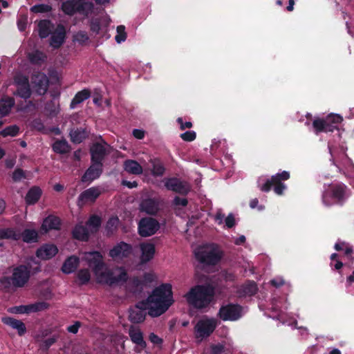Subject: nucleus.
Segmentation results:
<instances>
[{
    "instance_id": "44",
    "label": "nucleus",
    "mask_w": 354,
    "mask_h": 354,
    "mask_svg": "<svg viewBox=\"0 0 354 354\" xmlns=\"http://www.w3.org/2000/svg\"><path fill=\"white\" fill-rule=\"evenodd\" d=\"M80 285L87 284L91 279V273L87 268L80 269L77 273Z\"/></svg>"
},
{
    "instance_id": "45",
    "label": "nucleus",
    "mask_w": 354,
    "mask_h": 354,
    "mask_svg": "<svg viewBox=\"0 0 354 354\" xmlns=\"http://www.w3.org/2000/svg\"><path fill=\"white\" fill-rule=\"evenodd\" d=\"M19 132V128L17 125H10L7 127H6L4 129L1 130L0 131V135L2 137H7V136H16L18 135Z\"/></svg>"
},
{
    "instance_id": "48",
    "label": "nucleus",
    "mask_w": 354,
    "mask_h": 354,
    "mask_svg": "<svg viewBox=\"0 0 354 354\" xmlns=\"http://www.w3.org/2000/svg\"><path fill=\"white\" fill-rule=\"evenodd\" d=\"M51 10V6L44 3L36 4L30 8V11L34 13H46Z\"/></svg>"
},
{
    "instance_id": "1",
    "label": "nucleus",
    "mask_w": 354,
    "mask_h": 354,
    "mask_svg": "<svg viewBox=\"0 0 354 354\" xmlns=\"http://www.w3.org/2000/svg\"><path fill=\"white\" fill-rule=\"evenodd\" d=\"M84 260L92 269L95 275L99 279H103L106 284L112 286L120 282L125 283L128 280V274L123 267H119L120 274L114 275L111 270L103 271L106 266L104 261L103 256L99 251L86 252L84 254Z\"/></svg>"
},
{
    "instance_id": "63",
    "label": "nucleus",
    "mask_w": 354,
    "mask_h": 354,
    "mask_svg": "<svg viewBox=\"0 0 354 354\" xmlns=\"http://www.w3.org/2000/svg\"><path fill=\"white\" fill-rule=\"evenodd\" d=\"M176 121L180 124V128L181 130H185V129H190L192 127V123L191 122H184L182 118H178Z\"/></svg>"
},
{
    "instance_id": "41",
    "label": "nucleus",
    "mask_w": 354,
    "mask_h": 354,
    "mask_svg": "<svg viewBox=\"0 0 354 354\" xmlns=\"http://www.w3.org/2000/svg\"><path fill=\"white\" fill-rule=\"evenodd\" d=\"M118 223L119 219L117 216H112L109 218L105 225L107 236L111 235L117 230Z\"/></svg>"
},
{
    "instance_id": "17",
    "label": "nucleus",
    "mask_w": 354,
    "mask_h": 354,
    "mask_svg": "<svg viewBox=\"0 0 354 354\" xmlns=\"http://www.w3.org/2000/svg\"><path fill=\"white\" fill-rule=\"evenodd\" d=\"M58 252L57 247L53 243H46L40 246L36 251V256L42 260H48Z\"/></svg>"
},
{
    "instance_id": "46",
    "label": "nucleus",
    "mask_w": 354,
    "mask_h": 354,
    "mask_svg": "<svg viewBox=\"0 0 354 354\" xmlns=\"http://www.w3.org/2000/svg\"><path fill=\"white\" fill-rule=\"evenodd\" d=\"M30 313H36L44 310L49 307V304L46 301H38L28 305Z\"/></svg>"
},
{
    "instance_id": "36",
    "label": "nucleus",
    "mask_w": 354,
    "mask_h": 354,
    "mask_svg": "<svg viewBox=\"0 0 354 354\" xmlns=\"http://www.w3.org/2000/svg\"><path fill=\"white\" fill-rule=\"evenodd\" d=\"M146 312L136 308L129 309V319L131 323L139 324L143 322L146 318Z\"/></svg>"
},
{
    "instance_id": "53",
    "label": "nucleus",
    "mask_w": 354,
    "mask_h": 354,
    "mask_svg": "<svg viewBox=\"0 0 354 354\" xmlns=\"http://www.w3.org/2000/svg\"><path fill=\"white\" fill-rule=\"evenodd\" d=\"M26 178L25 171L21 168H17L12 174V179L14 182H19L22 179Z\"/></svg>"
},
{
    "instance_id": "15",
    "label": "nucleus",
    "mask_w": 354,
    "mask_h": 354,
    "mask_svg": "<svg viewBox=\"0 0 354 354\" xmlns=\"http://www.w3.org/2000/svg\"><path fill=\"white\" fill-rule=\"evenodd\" d=\"M216 327V323L213 319H201L194 327L196 336L204 338L210 336Z\"/></svg>"
},
{
    "instance_id": "16",
    "label": "nucleus",
    "mask_w": 354,
    "mask_h": 354,
    "mask_svg": "<svg viewBox=\"0 0 354 354\" xmlns=\"http://www.w3.org/2000/svg\"><path fill=\"white\" fill-rule=\"evenodd\" d=\"M90 153L91 162L103 165V160L107 153L105 147L102 144L96 142L91 146Z\"/></svg>"
},
{
    "instance_id": "62",
    "label": "nucleus",
    "mask_w": 354,
    "mask_h": 354,
    "mask_svg": "<svg viewBox=\"0 0 354 354\" xmlns=\"http://www.w3.org/2000/svg\"><path fill=\"white\" fill-rule=\"evenodd\" d=\"M81 325H82L81 322L79 321H77L74 323V324L71 325L67 327V331L71 333H73V334H76V333H77L78 330H79L80 327L81 326Z\"/></svg>"
},
{
    "instance_id": "33",
    "label": "nucleus",
    "mask_w": 354,
    "mask_h": 354,
    "mask_svg": "<svg viewBox=\"0 0 354 354\" xmlns=\"http://www.w3.org/2000/svg\"><path fill=\"white\" fill-rule=\"evenodd\" d=\"M124 169L131 174L139 175L142 173V166L136 160H127L124 162Z\"/></svg>"
},
{
    "instance_id": "19",
    "label": "nucleus",
    "mask_w": 354,
    "mask_h": 354,
    "mask_svg": "<svg viewBox=\"0 0 354 354\" xmlns=\"http://www.w3.org/2000/svg\"><path fill=\"white\" fill-rule=\"evenodd\" d=\"M103 171V165H97L91 162V166L86 170L84 175L82 176V181L83 183L92 182L98 178L102 174Z\"/></svg>"
},
{
    "instance_id": "21",
    "label": "nucleus",
    "mask_w": 354,
    "mask_h": 354,
    "mask_svg": "<svg viewBox=\"0 0 354 354\" xmlns=\"http://www.w3.org/2000/svg\"><path fill=\"white\" fill-rule=\"evenodd\" d=\"M140 209L147 214L155 215L159 210V205L153 198H146L141 201Z\"/></svg>"
},
{
    "instance_id": "8",
    "label": "nucleus",
    "mask_w": 354,
    "mask_h": 354,
    "mask_svg": "<svg viewBox=\"0 0 354 354\" xmlns=\"http://www.w3.org/2000/svg\"><path fill=\"white\" fill-rule=\"evenodd\" d=\"M13 84L17 86V90L13 93L16 96L26 100L32 95V90L29 78L21 73H17L13 77Z\"/></svg>"
},
{
    "instance_id": "61",
    "label": "nucleus",
    "mask_w": 354,
    "mask_h": 354,
    "mask_svg": "<svg viewBox=\"0 0 354 354\" xmlns=\"http://www.w3.org/2000/svg\"><path fill=\"white\" fill-rule=\"evenodd\" d=\"M174 204L176 206L185 207L188 204V201L185 198H180L179 196H175L174 199Z\"/></svg>"
},
{
    "instance_id": "3",
    "label": "nucleus",
    "mask_w": 354,
    "mask_h": 354,
    "mask_svg": "<svg viewBox=\"0 0 354 354\" xmlns=\"http://www.w3.org/2000/svg\"><path fill=\"white\" fill-rule=\"evenodd\" d=\"M215 295L214 288L210 285H196L185 295L187 303L196 309L207 308Z\"/></svg>"
},
{
    "instance_id": "22",
    "label": "nucleus",
    "mask_w": 354,
    "mask_h": 354,
    "mask_svg": "<svg viewBox=\"0 0 354 354\" xmlns=\"http://www.w3.org/2000/svg\"><path fill=\"white\" fill-rule=\"evenodd\" d=\"M61 225V219L58 216L51 214L44 219L41 230L46 232L52 230H58L60 229Z\"/></svg>"
},
{
    "instance_id": "12",
    "label": "nucleus",
    "mask_w": 354,
    "mask_h": 354,
    "mask_svg": "<svg viewBox=\"0 0 354 354\" xmlns=\"http://www.w3.org/2000/svg\"><path fill=\"white\" fill-rule=\"evenodd\" d=\"M133 252L131 244L120 241L115 245L109 252V256L115 261H122L129 258Z\"/></svg>"
},
{
    "instance_id": "38",
    "label": "nucleus",
    "mask_w": 354,
    "mask_h": 354,
    "mask_svg": "<svg viewBox=\"0 0 354 354\" xmlns=\"http://www.w3.org/2000/svg\"><path fill=\"white\" fill-rule=\"evenodd\" d=\"M20 235L23 241L25 243H35L38 240V234L35 230L26 229Z\"/></svg>"
},
{
    "instance_id": "34",
    "label": "nucleus",
    "mask_w": 354,
    "mask_h": 354,
    "mask_svg": "<svg viewBox=\"0 0 354 354\" xmlns=\"http://www.w3.org/2000/svg\"><path fill=\"white\" fill-rule=\"evenodd\" d=\"M91 96V91L88 89H83L77 92L71 102V109H75L77 104L88 99Z\"/></svg>"
},
{
    "instance_id": "11",
    "label": "nucleus",
    "mask_w": 354,
    "mask_h": 354,
    "mask_svg": "<svg viewBox=\"0 0 354 354\" xmlns=\"http://www.w3.org/2000/svg\"><path fill=\"white\" fill-rule=\"evenodd\" d=\"M11 277L14 288H22L30 277V269L28 266L19 265L13 269Z\"/></svg>"
},
{
    "instance_id": "10",
    "label": "nucleus",
    "mask_w": 354,
    "mask_h": 354,
    "mask_svg": "<svg viewBox=\"0 0 354 354\" xmlns=\"http://www.w3.org/2000/svg\"><path fill=\"white\" fill-rule=\"evenodd\" d=\"M160 228L159 222L152 217L142 218L138 225V231L142 237L152 236Z\"/></svg>"
},
{
    "instance_id": "4",
    "label": "nucleus",
    "mask_w": 354,
    "mask_h": 354,
    "mask_svg": "<svg viewBox=\"0 0 354 354\" xmlns=\"http://www.w3.org/2000/svg\"><path fill=\"white\" fill-rule=\"evenodd\" d=\"M196 259L204 266H216L222 259L224 253L216 243H207L194 251Z\"/></svg>"
},
{
    "instance_id": "29",
    "label": "nucleus",
    "mask_w": 354,
    "mask_h": 354,
    "mask_svg": "<svg viewBox=\"0 0 354 354\" xmlns=\"http://www.w3.org/2000/svg\"><path fill=\"white\" fill-rule=\"evenodd\" d=\"M129 335L131 341L134 344L140 346L142 348H146L147 343L144 340L143 334L139 328H134L133 327H131L129 328Z\"/></svg>"
},
{
    "instance_id": "57",
    "label": "nucleus",
    "mask_w": 354,
    "mask_h": 354,
    "mask_svg": "<svg viewBox=\"0 0 354 354\" xmlns=\"http://www.w3.org/2000/svg\"><path fill=\"white\" fill-rule=\"evenodd\" d=\"M90 30L95 35H98L100 33L101 30V24L99 19H95L91 21Z\"/></svg>"
},
{
    "instance_id": "58",
    "label": "nucleus",
    "mask_w": 354,
    "mask_h": 354,
    "mask_svg": "<svg viewBox=\"0 0 354 354\" xmlns=\"http://www.w3.org/2000/svg\"><path fill=\"white\" fill-rule=\"evenodd\" d=\"M45 110L52 116H55L58 111L56 109L55 103L53 101L48 102L45 105Z\"/></svg>"
},
{
    "instance_id": "55",
    "label": "nucleus",
    "mask_w": 354,
    "mask_h": 354,
    "mask_svg": "<svg viewBox=\"0 0 354 354\" xmlns=\"http://www.w3.org/2000/svg\"><path fill=\"white\" fill-rule=\"evenodd\" d=\"M219 277L221 279H223L225 281H234L236 279L235 274L227 270H221L219 273Z\"/></svg>"
},
{
    "instance_id": "23",
    "label": "nucleus",
    "mask_w": 354,
    "mask_h": 354,
    "mask_svg": "<svg viewBox=\"0 0 354 354\" xmlns=\"http://www.w3.org/2000/svg\"><path fill=\"white\" fill-rule=\"evenodd\" d=\"M140 250L141 262L145 263H147L153 258L156 252L155 245L152 243H143L140 244Z\"/></svg>"
},
{
    "instance_id": "13",
    "label": "nucleus",
    "mask_w": 354,
    "mask_h": 354,
    "mask_svg": "<svg viewBox=\"0 0 354 354\" xmlns=\"http://www.w3.org/2000/svg\"><path fill=\"white\" fill-rule=\"evenodd\" d=\"M31 84L38 95H44L48 89L49 80L45 73L35 72L31 75Z\"/></svg>"
},
{
    "instance_id": "32",
    "label": "nucleus",
    "mask_w": 354,
    "mask_h": 354,
    "mask_svg": "<svg viewBox=\"0 0 354 354\" xmlns=\"http://www.w3.org/2000/svg\"><path fill=\"white\" fill-rule=\"evenodd\" d=\"M53 151L59 154H66L71 151V146L66 139L57 140L52 145Z\"/></svg>"
},
{
    "instance_id": "6",
    "label": "nucleus",
    "mask_w": 354,
    "mask_h": 354,
    "mask_svg": "<svg viewBox=\"0 0 354 354\" xmlns=\"http://www.w3.org/2000/svg\"><path fill=\"white\" fill-rule=\"evenodd\" d=\"M290 177L289 171H283L272 176L270 178H268L263 185H259V188L263 192H268L273 188L276 194L283 195L286 189V185L283 182L288 180Z\"/></svg>"
},
{
    "instance_id": "35",
    "label": "nucleus",
    "mask_w": 354,
    "mask_h": 354,
    "mask_svg": "<svg viewBox=\"0 0 354 354\" xmlns=\"http://www.w3.org/2000/svg\"><path fill=\"white\" fill-rule=\"evenodd\" d=\"M86 225L90 229V232L92 234L96 233L101 227L102 218L98 215L92 214L89 216Z\"/></svg>"
},
{
    "instance_id": "43",
    "label": "nucleus",
    "mask_w": 354,
    "mask_h": 354,
    "mask_svg": "<svg viewBox=\"0 0 354 354\" xmlns=\"http://www.w3.org/2000/svg\"><path fill=\"white\" fill-rule=\"evenodd\" d=\"M13 287L12 279L11 277L3 276L0 278V290L9 292Z\"/></svg>"
},
{
    "instance_id": "39",
    "label": "nucleus",
    "mask_w": 354,
    "mask_h": 354,
    "mask_svg": "<svg viewBox=\"0 0 354 354\" xmlns=\"http://www.w3.org/2000/svg\"><path fill=\"white\" fill-rule=\"evenodd\" d=\"M50 21L48 19L41 20L38 24L39 35L41 39L46 38L50 34Z\"/></svg>"
},
{
    "instance_id": "51",
    "label": "nucleus",
    "mask_w": 354,
    "mask_h": 354,
    "mask_svg": "<svg viewBox=\"0 0 354 354\" xmlns=\"http://www.w3.org/2000/svg\"><path fill=\"white\" fill-rule=\"evenodd\" d=\"M324 119L326 122L333 124L337 127L343 121V118L339 114H329Z\"/></svg>"
},
{
    "instance_id": "5",
    "label": "nucleus",
    "mask_w": 354,
    "mask_h": 354,
    "mask_svg": "<svg viewBox=\"0 0 354 354\" xmlns=\"http://www.w3.org/2000/svg\"><path fill=\"white\" fill-rule=\"evenodd\" d=\"M348 187L341 182L333 183L328 185L322 193V199L324 205H342L348 198Z\"/></svg>"
},
{
    "instance_id": "2",
    "label": "nucleus",
    "mask_w": 354,
    "mask_h": 354,
    "mask_svg": "<svg viewBox=\"0 0 354 354\" xmlns=\"http://www.w3.org/2000/svg\"><path fill=\"white\" fill-rule=\"evenodd\" d=\"M149 299L154 307L148 312L150 316L158 317L165 313L174 301L171 285L162 283L155 288L149 295Z\"/></svg>"
},
{
    "instance_id": "31",
    "label": "nucleus",
    "mask_w": 354,
    "mask_h": 354,
    "mask_svg": "<svg viewBox=\"0 0 354 354\" xmlns=\"http://www.w3.org/2000/svg\"><path fill=\"white\" fill-rule=\"evenodd\" d=\"M258 291L255 281L248 280L240 288L239 292L241 296H253Z\"/></svg>"
},
{
    "instance_id": "26",
    "label": "nucleus",
    "mask_w": 354,
    "mask_h": 354,
    "mask_svg": "<svg viewBox=\"0 0 354 354\" xmlns=\"http://www.w3.org/2000/svg\"><path fill=\"white\" fill-rule=\"evenodd\" d=\"M42 191L37 186L32 187L27 192L25 196V201L28 205H32L37 203L40 199Z\"/></svg>"
},
{
    "instance_id": "37",
    "label": "nucleus",
    "mask_w": 354,
    "mask_h": 354,
    "mask_svg": "<svg viewBox=\"0 0 354 354\" xmlns=\"http://www.w3.org/2000/svg\"><path fill=\"white\" fill-rule=\"evenodd\" d=\"M30 62L35 65H41L47 59L46 55L42 51L36 50L28 55Z\"/></svg>"
},
{
    "instance_id": "9",
    "label": "nucleus",
    "mask_w": 354,
    "mask_h": 354,
    "mask_svg": "<svg viewBox=\"0 0 354 354\" xmlns=\"http://www.w3.org/2000/svg\"><path fill=\"white\" fill-rule=\"evenodd\" d=\"M242 310L241 305L230 303L221 306L218 316L223 321H236L241 317Z\"/></svg>"
},
{
    "instance_id": "24",
    "label": "nucleus",
    "mask_w": 354,
    "mask_h": 354,
    "mask_svg": "<svg viewBox=\"0 0 354 354\" xmlns=\"http://www.w3.org/2000/svg\"><path fill=\"white\" fill-rule=\"evenodd\" d=\"M1 322L6 325L11 326L12 328L17 330L18 334L22 336L26 332V328L23 322L16 319L10 317H4L1 318Z\"/></svg>"
},
{
    "instance_id": "30",
    "label": "nucleus",
    "mask_w": 354,
    "mask_h": 354,
    "mask_svg": "<svg viewBox=\"0 0 354 354\" xmlns=\"http://www.w3.org/2000/svg\"><path fill=\"white\" fill-rule=\"evenodd\" d=\"M15 101L12 97H3L0 101V118L8 115L15 106Z\"/></svg>"
},
{
    "instance_id": "27",
    "label": "nucleus",
    "mask_w": 354,
    "mask_h": 354,
    "mask_svg": "<svg viewBox=\"0 0 354 354\" xmlns=\"http://www.w3.org/2000/svg\"><path fill=\"white\" fill-rule=\"evenodd\" d=\"M73 237L78 241H87L89 239V231L86 226L77 224L72 230Z\"/></svg>"
},
{
    "instance_id": "18",
    "label": "nucleus",
    "mask_w": 354,
    "mask_h": 354,
    "mask_svg": "<svg viewBox=\"0 0 354 354\" xmlns=\"http://www.w3.org/2000/svg\"><path fill=\"white\" fill-rule=\"evenodd\" d=\"M66 38V29L64 26L59 24L57 26L56 29L51 34L50 38V45L57 49L64 44Z\"/></svg>"
},
{
    "instance_id": "40",
    "label": "nucleus",
    "mask_w": 354,
    "mask_h": 354,
    "mask_svg": "<svg viewBox=\"0 0 354 354\" xmlns=\"http://www.w3.org/2000/svg\"><path fill=\"white\" fill-rule=\"evenodd\" d=\"M10 239L18 241L21 239L20 233L17 232L13 228L0 230V239Z\"/></svg>"
},
{
    "instance_id": "49",
    "label": "nucleus",
    "mask_w": 354,
    "mask_h": 354,
    "mask_svg": "<svg viewBox=\"0 0 354 354\" xmlns=\"http://www.w3.org/2000/svg\"><path fill=\"white\" fill-rule=\"evenodd\" d=\"M117 35L115 37V39L117 43L120 44L127 39V33L125 32V26L120 25L117 27Z\"/></svg>"
},
{
    "instance_id": "64",
    "label": "nucleus",
    "mask_w": 354,
    "mask_h": 354,
    "mask_svg": "<svg viewBox=\"0 0 354 354\" xmlns=\"http://www.w3.org/2000/svg\"><path fill=\"white\" fill-rule=\"evenodd\" d=\"M225 225L228 228H232L235 225V218L232 214H230L225 220Z\"/></svg>"
},
{
    "instance_id": "59",
    "label": "nucleus",
    "mask_w": 354,
    "mask_h": 354,
    "mask_svg": "<svg viewBox=\"0 0 354 354\" xmlns=\"http://www.w3.org/2000/svg\"><path fill=\"white\" fill-rule=\"evenodd\" d=\"M225 351V347L223 344H217L211 346L212 354H223Z\"/></svg>"
},
{
    "instance_id": "54",
    "label": "nucleus",
    "mask_w": 354,
    "mask_h": 354,
    "mask_svg": "<svg viewBox=\"0 0 354 354\" xmlns=\"http://www.w3.org/2000/svg\"><path fill=\"white\" fill-rule=\"evenodd\" d=\"M74 39L75 41L82 45L86 44L88 41L89 37L86 32L79 31L75 35Z\"/></svg>"
},
{
    "instance_id": "28",
    "label": "nucleus",
    "mask_w": 354,
    "mask_h": 354,
    "mask_svg": "<svg viewBox=\"0 0 354 354\" xmlns=\"http://www.w3.org/2000/svg\"><path fill=\"white\" fill-rule=\"evenodd\" d=\"M69 136L72 142L80 144L88 137V134L85 128L80 127L71 129Z\"/></svg>"
},
{
    "instance_id": "52",
    "label": "nucleus",
    "mask_w": 354,
    "mask_h": 354,
    "mask_svg": "<svg viewBox=\"0 0 354 354\" xmlns=\"http://www.w3.org/2000/svg\"><path fill=\"white\" fill-rule=\"evenodd\" d=\"M57 341V337L53 335L51 337L44 339L40 344V348L43 351H48L50 347Z\"/></svg>"
},
{
    "instance_id": "47",
    "label": "nucleus",
    "mask_w": 354,
    "mask_h": 354,
    "mask_svg": "<svg viewBox=\"0 0 354 354\" xmlns=\"http://www.w3.org/2000/svg\"><path fill=\"white\" fill-rule=\"evenodd\" d=\"M134 308H136L138 310H142L144 312H146V310H149V312L150 308H154V307H153L151 300H150L149 296L146 299L138 301L135 305Z\"/></svg>"
},
{
    "instance_id": "56",
    "label": "nucleus",
    "mask_w": 354,
    "mask_h": 354,
    "mask_svg": "<svg viewBox=\"0 0 354 354\" xmlns=\"http://www.w3.org/2000/svg\"><path fill=\"white\" fill-rule=\"evenodd\" d=\"M180 137L184 141L192 142L196 139V133L194 131H187L185 133H181L180 135Z\"/></svg>"
},
{
    "instance_id": "60",
    "label": "nucleus",
    "mask_w": 354,
    "mask_h": 354,
    "mask_svg": "<svg viewBox=\"0 0 354 354\" xmlns=\"http://www.w3.org/2000/svg\"><path fill=\"white\" fill-rule=\"evenodd\" d=\"M149 339L151 342L156 345H160L163 342L162 339L159 337L157 335H156L153 333L149 334Z\"/></svg>"
},
{
    "instance_id": "7",
    "label": "nucleus",
    "mask_w": 354,
    "mask_h": 354,
    "mask_svg": "<svg viewBox=\"0 0 354 354\" xmlns=\"http://www.w3.org/2000/svg\"><path fill=\"white\" fill-rule=\"evenodd\" d=\"M93 8V3L86 0H66L61 6L62 12L68 16H73L75 13L88 16Z\"/></svg>"
},
{
    "instance_id": "50",
    "label": "nucleus",
    "mask_w": 354,
    "mask_h": 354,
    "mask_svg": "<svg viewBox=\"0 0 354 354\" xmlns=\"http://www.w3.org/2000/svg\"><path fill=\"white\" fill-rule=\"evenodd\" d=\"M325 119L318 118L314 120V121L313 122V127L316 133H319L320 132H325Z\"/></svg>"
},
{
    "instance_id": "14",
    "label": "nucleus",
    "mask_w": 354,
    "mask_h": 354,
    "mask_svg": "<svg viewBox=\"0 0 354 354\" xmlns=\"http://www.w3.org/2000/svg\"><path fill=\"white\" fill-rule=\"evenodd\" d=\"M165 186L168 190L183 196H186L190 191V186L187 182L176 177L167 178Z\"/></svg>"
},
{
    "instance_id": "25",
    "label": "nucleus",
    "mask_w": 354,
    "mask_h": 354,
    "mask_svg": "<svg viewBox=\"0 0 354 354\" xmlns=\"http://www.w3.org/2000/svg\"><path fill=\"white\" fill-rule=\"evenodd\" d=\"M80 265V259L75 255L68 257L62 266V271L65 274L74 272Z\"/></svg>"
},
{
    "instance_id": "20",
    "label": "nucleus",
    "mask_w": 354,
    "mask_h": 354,
    "mask_svg": "<svg viewBox=\"0 0 354 354\" xmlns=\"http://www.w3.org/2000/svg\"><path fill=\"white\" fill-rule=\"evenodd\" d=\"M101 191L97 187H92L83 191L78 196V202L86 203H93L100 196Z\"/></svg>"
},
{
    "instance_id": "42",
    "label": "nucleus",
    "mask_w": 354,
    "mask_h": 354,
    "mask_svg": "<svg viewBox=\"0 0 354 354\" xmlns=\"http://www.w3.org/2000/svg\"><path fill=\"white\" fill-rule=\"evenodd\" d=\"M152 174L154 176H162L165 171V168L163 164L159 160H153L152 161Z\"/></svg>"
}]
</instances>
